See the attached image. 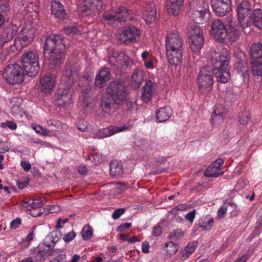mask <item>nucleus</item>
<instances>
[{
  "label": "nucleus",
  "mask_w": 262,
  "mask_h": 262,
  "mask_svg": "<svg viewBox=\"0 0 262 262\" xmlns=\"http://www.w3.org/2000/svg\"><path fill=\"white\" fill-rule=\"evenodd\" d=\"M107 95L112 98L113 102L121 104L128 99L129 90L125 83L122 80L111 82L106 88Z\"/></svg>",
  "instance_id": "7ed1b4c3"
},
{
  "label": "nucleus",
  "mask_w": 262,
  "mask_h": 262,
  "mask_svg": "<svg viewBox=\"0 0 262 262\" xmlns=\"http://www.w3.org/2000/svg\"><path fill=\"white\" fill-rule=\"evenodd\" d=\"M157 119L159 122L167 121L172 115V110L169 106L163 107L157 110Z\"/></svg>",
  "instance_id": "c85d7f7f"
},
{
  "label": "nucleus",
  "mask_w": 262,
  "mask_h": 262,
  "mask_svg": "<svg viewBox=\"0 0 262 262\" xmlns=\"http://www.w3.org/2000/svg\"><path fill=\"white\" fill-rule=\"evenodd\" d=\"M196 24H190L187 28L189 37L191 39L190 48L194 52L200 51L204 43L203 31Z\"/></svg>",
  "instance_id": "6e6552de"
},
{
  "label": "nucleus",
  "mask_w": 262,
  "mask_h": 262,
  "mask_svg": "<svg viewBox=\"0 0 262 262\" xmlns=\"http://www.w3.org/2000/svg\"><path fill=\"white\" fill-rule=\"evenodd\" d=\"M65 48L63 38L59 35H53L47 38L44 51H49L50 68L56 70L63 60L62 50Z\"/></svg>",
  "instance_id": "f257e3e1"
},
{
  "label": "nucleus",
  "mask_w": 262,
  "mask_h": 262,
  "mask_svg": "<svg viewBox=\"0 0 262 262\" xmlns=\"http://www.w3.org/2000/svg\"><path fill=\"white\" fill-rule=\"evenodd\" d=\"M252 23L259 29H262V12L260 8H256L253 10Z\"/></svg>",
  "instance_id": "473e14b6"
},
{
  "label": "nucleus",
  "mask_w": 262,
  "mask_h": 262,
  "mask_svg": "<svg viewBox=\"0 0 262 262\" xmlns=\"http://www.w3.org/2000/svg\"><path fill=\"white\" fill-rule=\"evenodd\" d=\"M110 172L112 175H120L123 172L122 165L117 160L112 161L110 165Z\"/></svg>",
  "instance_id": "f704fd0d"
},
{
  "label": "nucleus",
  "mask_w": 262,
  "mask_h": 262,
  "mask_svg": "<svg viewBox=\"0 0 262 262\" xmlns=\"http://www.w3.org/2000/svg\"><path fill=\"white\" fill-rule=\"evenodd\" d=\"M243 58L237 59L234 64V69L238 74L243 78V80H248L249 67L244 53H242Z\"/></svg>",
  "instance_id": "6ab92c4d"
},
{
  "label": "nucleus",
  "mask_w": 262,
  "mask_h": 262,
  "mask_svg": "<svg viewBox=\"0 0 262 262\" xmlns=\"http://www.w3.org/2000/svg\"><path fill=\"white\" fill-rule=\"evenodd\" d=\"M165 247L168 248L167 252L170 255L176 254L179 249L178 245L174 244L172 242L165 243Z\"/></svg>",
  "instance_id": "49530a36"
},
{
  "label": "nucleus",
  "mask_w": 262,
  "mask_h": 262,
  "mask_svg": "<svg viewBox=\"0 0 262 262\" xmlns=\"http://www.w3.org/2000/svg\"><path fill=\"white\" fill-rule=\"evenodd\" d=\"M252 10V6L247 0H242L236 5V12L238 20L241 27L245 29L252 24L251 12Z\"/></svg>",
  "instance_id": "423d86ee"
},
{
  "label": "nucleus",
  "mask_w": 262,
  "mask_h": 262,
  "mask_svg": "<svg viewBox=\"0 0 262 262\" xmlns=\"http://www.w3.org/2000/svg\"><path fill=\"white\" fill-rule=\"evenodd\" d=\"M21 206L22 208H25L28 211H31V209H32L30 199L28 201H24Z\"/></svg>",
  "instance_id": "680f3d73"
},
{
  "label": "nucleus",
  "mask_w": 262,
  "mask_h": 262,
  "mask_svg": "<svg viewBox=\"0 0 262 262\" xmlns=\"http://www.w3.org/2000/svg\"><path fill=\"white\" fill-rule=\"evenodd\" d=\"M128 56L122 50H113L112 55L108 58V61L111 64L117 68H121L126 63Z\"/></svg>",
  "instance_id": "a211bd4d"
},
{
  "label": "nucleus",
  "mask_w": 262,
  "mask_h": 262,
  "mask_svg": "<svg viewBox=\"0 0 262 262\" xmlns=\"http://www.w3.org/2000/svg\"><path fill=\"white\" fill-rule=\"evenodd\" d=\"M10 10V6L7 4H0V12L7 13Z\"/></svg>",
  "instance_id": "0e129e2a"
},
{
  "label": "nucleus",
  "mask_w": 262,
  "mask_h": 262,
  "mask_svg": "<svg viewBox=\"0 0 262 262\" xmlns=\"http://www.w3.org/2000/svg\"><path fill=\"white\" fill-rule=\"evenodd\" d=\"M240 35V31L238 28L232 27L229 28V31L227 32V39L226 41L228 40L231 42H236L239 38Z\"/></svg>",
  "instance_id": "e433bc0d"
},
{
  "label": "nucleus",
  "mask_w": 262,
  "mask_h": 262,
  "mask_svg": "<svg viewBox=\"0 0 262 262\" xmlns=\"http://www.w3.org/2000/svg\"><path fill=\"white\" fill-rule=\"evenodd\" d=\"M144 78L143 72L142 70L136 69L132 77L131 86L134 89H138L143 82Z\"/></svg>",
  "instance_id": "bb28decb"
},
{
  "label": "nucleus",
  "mask_w": 262,
  "mask_h": 262,
  "mask_svg": "<svg viewBox=\"0 0 262 262\" xmlns=\"http://www.w3.org/2000/svg\"><path fill=\"white\" fill-rule=\"evenodd\" d=\"M132 226L130 223H126L121 224L117 228L118 231H123L127 229L130 228Z\"/></svg>",
  "instance_id": "e2e57ef3"
},
{
  "label": "nucleus",
  "mask_w": 262,
  "mask_h": 262,
  "mask_svg": "<svg viewBox=\"0 0 262 262\" xmlns=\"http://www.w3.org/2000/svg\"><path fill=\"white\" fill-rule=\"evenodd\" d=\"M110 72L107 68H104L100 71L97 75L95 79V85L98 88H101L102 83L107 81L110 79Z\"/></svg>",
  "instance_id": "c756f323"
},
{
  "label": "nucleus",
  "mask_w": 262,
  "mask_h": 262,
  "mask_svg": "<svg viewBox=\"0 0 262 262\" xmlns=\"http://www.w3.org/2000/svg\"><path fill=\"white\" fill-rule=\"evenodd\" d=\"M64 32L67 35H76L80 33L79 29L74 26H69L64 28Z\"/></svg>",
  "instance_id": "8fccbe9b"
},
{
  "label": "nucleus",
  "mask_w": 262,
  "mask_h": 262,
  "mask_svg": "<svg viewBox=\"0 0 262 262\" xmlns=\"http://www.w3.org/2000/svg\"><path fill=\"white\" fill-rule=\"evenodd\" d=\"M211 64L212 67V68L208 67L209 70H213L214 72L228 67L229 60L227 53L226 51L221 53H215L214 56L211 57Z\"/></svg>",
  "instance_id": "2eb2a0df"
},
{
  "label": "nucleus",
  "mask_w": 262,
  "mask_h": 262,
  "mask_svg": "<svg viewBox=\"0 0 262 262\" xmlns=\"http://www.w3.org/2000/svg\"><path fill=\"white\" fill-rule=\"evenodd\" d=\"M139 30L134 26H129L124 29L122 33L116 36L117 40L120 43L133 42L139 36Z\"/></svg>",
  "instance_id": "dca6fc26"
},
{
  "label": "nucleus",
  "mask_w": 262,
  "mask_h": 262,
  "mask_svg": "<svg viewBox=\"0 0 262 262\" xmlns=\"http://www.w3.org/2000/svg\"><path fill=\"white\" fill-rule=\"evenodd\" d=\"M213 223V218L207 215L200 220L199 226L202 230H208L212 227Z\"/></svg>",
  "instance_id": "72a5a7b5"
},
{
  "label": "nucleus",
  "mask_w": 262,
  "mask_h": 262,
  "mask_svg": "<svg viewBox=\"0 0 262 262\" xmlns=\"http://www.w3.org/2000/svg\"><path fill=\"white\" fill-rule=\"evenodd\" d=\"M208 4L205 0H199L195 6L191 8L188 12L189 17L195 23H203L209 17Z\"/></svg>",
  "instance_id": "1a4fd4ad"
},
{
  "label": "nucleus",
  "mask_w": 262,
  "mask_h": 262,
  "mask_svg": "<svg viewBox=\"0 0 262 262\" xmlns=\"http://www.w3.org/2000/svg\"><path fill=\"white\" fill-rule=\"evenodd\" d=\"M213 70L208 67L202 68L198 76V84L199 89L203 93L209 92L212 90L214 83Z\"/></svg>",
  "instance_id": "9d476101"
},
{
  "label": "nucleus",
  "mask_w": 262,
  "mask_h": 262,
  "mask_svg": "<svg viewBox=\"0 0 262 262\" xmlns=\"http://www.w3.org/2000/svg\"><path fill=\"white\" fill-rule=\"evenodd\" d=\"M46 200L43 198L37 197L30 199V202L32 204V209L35 210L36 209L42 207L45 204Z\"/></svg>",
  "instance_id": "79ce46f5"
},
{
  "label": "nucleus",
  "mask_w": 262,
  "mask_h": 262,
  "mask_svg": "<svg viewBox=\"0 0 262 262\" xmlns=\"http://www.w3.org/2000/svg\"><path fill=\"white\" fill-rule=\"evenodd\" d=\"M52 14L55 17L60 20H64L67 18V14L62 4L57 1H52L51 3Z\"/></svg>",
  "instance_id": "b1692460"
},
{
  "label": "nucleus",
  "mask_w": 262,
  "mask_h": 262,
  "mask_svg": "<svg viewBox=\"0 0 262 262\" xmlns=\"http://www.w3.org/2000/svg\"><path fill=\"white\" fill-rule=\"evenodd\" d=\"M227 113V109L222 105H216L211 114L212 123L219 124L222 122L225 118Z\"/></svg>",
  "instance_id": "5701e85b"
},
{
  "label": "nucleus",
  "mask_w": 262,
  "mask_h": 262,
  "mask_svg": "<svg viewBox=\"0 0 262 262\" xmlns=\"http://www.w3.org/2000/svg\"><path fill=\"white\" fill-rule=\"evenodd\" d=\"M195 250V246L193 244L189 243L185 248L184 252L182 253V256L184 259H187L189 255L192 253Z\"/></svg>",
  "instance_id": "09e8293b"
},
{
  "label": "nucleus",
  "mask_w": 262,
  "mask_h": 262,
  "mask_svg": "<svg viewBox=\"0 0 262 262\" xmlns=\"http://www.w3.org/2000/svg\"><path fill=\"white\" fill-rule=\"evenodd\" d=\"M31 251L32 258H34L35 261L45 260L42 253V251L39 248V245L35 249L31 250Z\"/></svg>",
  "instance_id": "a18cd8bd"
},
{
  "label": "nucleus",
  "mask_w": 262,
  "mask_h": 262,
  "mask_svg": "<svg viewBox=\"0 0 262 262\" xmlns=\"http://www.w3.org/2000/svg\"><path fill=\"white\" fill-rule=\"evenodd\" d=\"M115 104L112 98L109 96L104 97L101 102V107L104 113L109 114L111 112L112 105Z\"/></svg>",
  "instance_id": "58836bf2"
},
{
  "label": "nucleus",
  "mask_w": 262,
  "mask_h": 262,
  "mask_svg": "<svg viewBox=\"0 0 262 262\" xmlns=\"http://www.w3.org/2000/svg\"><path fill=\"white\" fill-rule=\"evenodd\" d=\"M224 161L222 158H219L217 160H216L212 164L214 165V166H215L217 167L219 169L221 170V167L224 164Z\"/></svg>",
  "instance_id": "774afa93"
},
{
  "label": "nucleus",
  "mask_w": 262,
  "mask_h": 262,
  "mask_svg": "<svg viewBox=\"0 0 262 262\" xmlns=\"http://www.w3.org/2000/svg\"><path fill=\"white\" fill-rule=\"evenodd\" d=\"M79 67L77 63H68L64 67L62 80L65 83L73 84L78 77Z\"/></svg>",
  "instance_id": "4468645a"
},
{
  "label": "nucleus",
  "mask_w": 262,
  "mask_h": 262,
  "mask_svg": "<svg viewBox=\"0 0 262 262\" xmlns=\"http://www.w3.org/2000/svg\"><path fill=\"white\" fill-rule=\"evenodd\" d=\"M21 219L19 217L12 220L10 223V228L12 229H15L21 224Z\"/></svg>",
  "instance_id": "bf43d9fd"
},
{
  "label": "nucleus",
  "mask_w": 262,
  "mask_h": 262,
  "mask_svg": "<svg viewBox=\"0 0 262 262\" xmlns=\"http://www.w3.org/2000/svg\"><path fill=\"white\" fill-rule=\"evenodd\" d=\"M79 173L81 175H85L88 172V169L84 165H80L78 168Z\"/></svg>",
  "instance_id": "338daca9"
},
{
  "label": "nucleus",
  "mask_w": 262,
  "mask_h": 262,
  "mask_svg": "<svg viewBox=\"0 0 262 262\" xmlns=\"http://www.w3.org/2000/svg\"><path fill=\"white\" fill-rule=\"evenodd\" d=\"M35 30L33 29L23 28L15 39L14 45L17 50H21L32 42Z\"/></svg>",
  "instance_id": "f8f14e48"
},
{
  "label": "nucleus",
  "mask_w": 262,
  "mask_h": 262,
  "mask_svg": "<svg viewBox=\"0 0 262 262\" xmlns=\"http://www.w3.org/2000/svg\"><path fill=\"white\" fill-rule=\"evenodd\" d=\"M210 34L216 40L226 42L227 31L223 22L220 19L214 20L211 24Z\"/></svg>",
  "instance_id": "ddd939ff"
},
{
  "label": "nucleus",
  "mask_w": 262,
  "mask_h": 262,
  "mask_svg": "<svg viewBox=\"0 0 262 262\" xmlns=\"http://www.w3.org/2000/svg\"><path fill=\"white\" fill-rule=\"evenodd\" d=\"M143 17L147 23H151L156 20L157 18L156 9L154 4L150 3L147 5Z\"/></svg>",
  "instance_id": "a878e982"
},
{
  "label": "nucleus",
  "mask_w": 262,
  "mask_h": 262,
  "mask_svg": "<svg viewBox=\"0 0 262 262\" xmlns=\"http://www.w3.org/2000/svg\"><path fill=\"white\" fill-rule=\"evenodd\" d=\"M252 72L253 75L262 76V61L252 60Z\"/></svg>",
  "instance_id": "4c0bfd02"
},
{
  "label": "nucleus",
  "mask_w": 262,
  "mask_h": 262,
  "mask_svg": "<svg viewBox=\"0 0 262 262\" xmlns=\"http://www.w3.org/2000/svg\"><path fill=\"white\" fill-rule=\"evenodd\" d=\"M196 214V210L193 209L185 215V219L192 223L193 222Z\"/></svg>",
  "instance_id": "13d9d810"
},
{
  "label": "nucleus",
  "mask_w": 262,
  "mask_h": 262,
  "mask_svg": "<svg viewBox=\"0 0 262 262\" xmlns=\"http://www.w3.org/2000/svg\"><path fill=\"white\" fill-rule=\"evenodd\" d=\"M162 232V227L159 225L156 226L153 228L152 235L157 237L161 234Z\"/></svg>",
  "instance_id": "052dcab7"
},
{
  "label": "nucleus",
  "mask_w": 262,
  "mask_h": 262,
  "mask_svg": "<svg viewBox=\"0 0 262 262\" xmlns=\"http://www.w3.org/2000/svg\"><path fill=\"white\" fill-rule=\"evenodd\" d=\"M76 233L74 231H72L64 235L63 237V240L66 242H70L72 241L75 237Z\"/></svg>",
  "instance_id": "6e6d98bb"
},
{
  "label": "nucleus",
  "mask_w": 262,
  "mask_h": 262,
  "mask_svg": "<svg viewBox=\"0 0 262 262\" xmlns=\"http://www.w3.org/2000/svg\"><path fill=\"white\" fill-rule=\"evenodd\" d=\"M166 55L169 64L177 66L181 63L183 56V40L177 31L167 34L165 41Z\"/></svg>",
  "instance_id": "f03ea898"
},
{
  "label": "nucleus",
  "mask_w": 262,
  "mask_h": 262,
  "mask_svg": "<svg viewBox=\"0 0 262 262\" xmlns=\"http://www.w3.org/2000/svg\"><path fill=\"white\" fill-rule=\"evenodd\" d=\"M55 79L51 73L46 74L40 79L42 91L44 93L49 92L55 86Z\"/></svg>",
  "instance_id": "393cba45"
},
{
  "label": "nucleus",
  "mask_w": 262,
  "mask_h": 262,
  "mask_svg": "<svg viewBox=\"0 0 262 262\" xmlns=\"http://www.w3.org/2000/svg\"><path fill=\"white\" fill-rule=\"evenodd\" d=\"M257 223L262 227V207L259 209L256 215Z\"/></svg>",
  "instance_id": "69168bd1"
},
{
  "label": "nucleus",
  "mask_w": 262,
  "mask_h": 262,
  "mask_svg": "<svg viewBox=\"0 0 262 262\" xmlns=\"http://www.w3.org/2000/svg\"><path fill=\"white\" fill-rule=\"evenodd\" d=\"M184 0H167L166 10L168 13L177 16L182 10Z\"/></svg>",
  "instance_id": "412c9836"
},
{
  "label": "nucleus",
  "mask_w": 262,
  "mask_h": 262,
  "mask_svg": "<svg viewBox=\"0 0 262 262\" xmlns=\"http://www.w3.org/2000/svg\"><path fill=\"white\" fill-rule=\"evenodd\" d=\"M23 69L28 76H35L39 70V57L35 51H30L21 56Z\"/></svg>",
  "instance_id": "20e7f679"
},
{
  "label": "nucleus",
  "mask_w": 262,
  "mask_h": 262,
  "mask_svg": "<svg viewBox=\"0 0 262 262\" xmlns=\"http://www.w3.org/2000/svg\"><path fill=\"white\" fill-rule=\"evenodd\" d=\"M18 31V27L14 24H9L6 26L2 34L0 35V40L4 45L12 40Z\"/></svg>",
  "instance_id": "aec40b11"
},
{
  "label": "nucleus",
  "mask_w": 262,
  "mask_h": 262,
  "mask_svg": "<svg viewBox=\"0 0 262 262\" xmlns=\"http://www.w3.org/2000/svg\"><path fill=\"white\" fill-rule=\"evenodd\" d=\"M250 118V114L248 111L241 112L238 114L239 122L243 125H247L248 123Z\"/></svg>",
  "instance_id": "c03bdc74"
},
{
  "label": "nucleus",
  "mask_w": 262,
  "mask_h": 262,
  "mask_svg": "<svg viewBox=\"0 0 262 262\" xmlns=\"http://www.w3.org/2000/svg\"><path fill=\"white\" fill-rule=\"evenodd\" d=\"M128 127L125 126L121 127L110 126L108 127L104 128L101 130H98L95 134V137L99 139L103 138L112 136L117 133L125 130Z\"/></svg>",
  "instance_id": "4be33fe9"
},
{
  "label": "nucleus",
  "mask_w": 262,
  "mask_h": 262,
  "mask_svg": "<svg viewBox=\"0 0 262 262\" xmlns=\"http://www.w3.org/2000/svg\"><path fill=\"white\" fill-rule=\"evenodd\" d=\"M223 172H220V169L217 167L211 164L205 170L204 174L207 177L216 178L222 175Z\"/></svg>",
  "instance_id": "c9c22d12"
},
{
  "label": "nucleus",
  "mask_w": 262,
  "mask_h": 262,
  "mask_svg": "<svg viewBox=\"0 0 262 262\" xmlns=\"http://www.w3.org/2000/svg\"><path fill=\"white\" fill-rule=\"evenodd\" d=\"M132 11L123 6H120L112 11L104 12L103 17L108 23L113 24L116 21H126L133 19Z\"/></svg>",
  "instance_id": "0eeeda50"
},
{
  "label": "nucleus",
  "mask_w": 262,
  "mask_h": 262,
  "mask_svg": "<svg viewBox=\"0 0 262 262\" xmlns=\"http://www.w3.org/2000/svg\"><path fill=\"white\" fill-rule=\"evenodd\" d=\"M25 73L19 65L12 64L4 68L2 76L9 84L15 85L20 84L23 81Z\"/></svg>",
  "instance_id": "39448f33"
},
{
  "label": "nucleus",
  "mask_w": 262,
  "mask_h": 262,
  "mask_svg": "<svg viewBox=\"0 0 262 262\" xmlns=\"http://www.w3.org/2000/svg\"><path fill=\"white\" fill-rule=\"evenodd\" d=\"M10 147L8 142L4 141L0 142V153H5L8 151Z\"/></svg>",
  "instance_id": "4d7b16f0"
},
{
  "label": "nucleus",
  "mask_w": 262,
  "mask_h": 262,
  "mask_svg": "<svg viewBox=\"0 0 262 262\" xmlns=\"http://www.w3.org/2000/svg\"><path fill=\"white\" fill-rule=\"evenodd\" d=\"M93 228L89 225H85L81 232L83 239L85 241L90 239L93 236Z\"/></svg>",
  "instance_id": "37998d69"
},
{
  "label": "nucleus",
  "mask_w": 262,
  "mask_h": 262,
  "mask_svg": "<svg viewBox=\"0 0 262 262\" xmlns=\"http://www.w3.org/2000/svg\"><path fill=\"white\" fill-rule=\"evenodd\" d=\"M125 212V209L124 208H119L115 210L113 214L112 217L114 220L118 219Z\"/></svg>",
  "instance_id": "5fc2aeb1"
},
{
  "label": "nucleus",
  "mask_w": 262,
  "mask_h": 262,
  "mask_svg": "<svg viewBox=\"0 0 262 262\" xmlns=\"http://www.w3.org/2000/svg\"><path fill=\"white\" fill-rule=\"evenodd\" d=\"M183 236V233L181 229H177L171 232L169 238L173 240H178Z\"/></svg>",
  "instance_id": "3c124183"
},
{
  "label": "nucleus",
  "mask_w": 262,
  "mask_h": 262,
  "mask_svg": "<svg viewBox=\"0 0 262 262\" xmlns=\"http://www.w3.org/2000/svg\"><path fill=\"white\" fill-rule=\"evenodd\" d=\"M53 256L55 257L53 259L51 260L50 262H65L67 258L66 253L59 249H54Z\"/></svg>",
  "instance_id": "ea45409f"
},
{
  "label": "nucleus",
  "mask_w": 262,
  "mask_h": 262,
  "mask_svg": "<svg viewBox=\"0 0 262 262\" xmlns=\"http://www.w3.org/2000/svg\"><path fill=\"white\" fill-rule=\"evenodd\" d=\"M250 56L252 60L262 61V43L261 42L252 45L250 48Z\"/></svg>",
  "instance_id": "2f4dec72"
},
{
  "label": "nucleus",
  "mask_w": 262,
  "mask_h": 262,
  "mask_svg": "<svg viewBox=\"0 0 262 262\" xmlns=\"http://www.w3.org/2000/svg\"><path fill=\"white\" fill-rule=\"evenodd\" d=\"M154 89V83L150 80L147 81L143 87L142 98L144 102H148L151 100Z\"/></svg>",
  "instance_id": "cd10ccee"
},
{
  "label": "nucleus",
  "mask_w": 262,
  "mask_h": 262,
  "mask_svg": "<svg viewBox=\"0 0 262 262\" xmlns=\"http://www.w3.org/2000/svg\"><path fill=\"white\" fill-rule=\"evenodd\" d=\"M89 3L91 5L90 9L92 10L96 9L99 11L102 8L103 3L101 0H91Z\"/></svg>",
  "instance_id": "de8ad7c7"
},
{
  "label": "nucleus",
  "mask_w": 262,
  "mask_h": 262,
  "mask_svg": "<svg viewBox=\"0 0 262 262\" xmlns=\"http://www.w3.org/2000/svg\"><path fill=\"white\" fill-rule=\"evenodd\" d=\"M217 82L226 83L230 79V73L228 67L221 69L214 72Z\"/></svg>",
  "instance_id": "7c9ffc66"
},
{
  "label": "nucleus",
  "mask_w": 262,
  "mask_h": 262,
  "mask_svg": "<svg viewBox=\"0 0 262 262\" xmlns=\"http://www.w3.org/2000/svg\"><path fill=\"white\" fill-rule=\"evenodd\" d=\"M227 204H224L219 209L217 215L220 218L222 219L224 217L225 214L227 212Z\"/></svg>",
  "instance_id": "603ef678"
},
{
  "label": "nucleus",
  "mask_w": 262,
  "mask_h": 262,
  "mask_svg": "<svg viewBox=\"0 0 262 262\" xmlns=\"http://www.w3.org/2000/svg\"><path fill=\"white\" fill-rule=\"evenodd\" d=\"M213 11L218 16L225 15L231 9L230 0H210Z\"/></svg>",
  "instance_id": "f3484780"
},
{
  "label": "nucleus",
  "mask_w": 262,
  "mask_h": 262,
  "mask_svg": "<svg viewBox=\"0 0 262 262\" xmlns=\"http://www.w3.org/2000/svg\"><path fill=\"white\" fill-rule=\"evenodd\" d=\"M1 126L4 128L8 127L12 130L16 129L17 125L14 121H7L2 124Z\"/></svg>",
  "instance_id": "864d4df0"
},
{
  "label": "nucleus",
  "mask_w": 262,
  "mask_h": 262,
  "mask_svg": "<svg viewBox=\"0 0 262 262\" xmlns=\"http://www.w3.org/2000/svg\"><path fill=\"white\" fill-rule=\"evenodd\" d=\"M72 85L64 83L57 90L56 97L59 106L65 107L73 102L74 89Z\"/></svg>",
  "instance_id": "9b49d317"
},
{
  "label": "nucleus",
  "mask_w": 262,
  "mask_h": 262,
  "mask_svg": "<svg viewBox=\"0 0 262 262\" xmlns=\"http://www.w3.org/2000/svg\"><path fill=\"white\" fill-rule=\"evenodd\" d=\"M39 248L42 251V253L45 259L49 256L55 255L54 254L55 249H52L50 245H46L43 243L40 244H39Z\"/></svg>",
  "instance_id": "a19ab883"
}]
</instances>
